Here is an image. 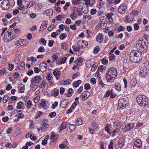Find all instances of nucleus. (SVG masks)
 Wrapping results in <instances>:
<instances>
[{
	"instance_id": "obj_1",
	"label": "nucleus",
	"mask_w": 149,
	"mask_h": 149,
	"mask_svg": "<svg viewBox=\"0 0 149 149\" xmlns=\"http://www.w3.org/2000/svg\"><path fill=\"white\" fill-rule=\"evenodd\" d=\"M142 56V54L141 51L138 50L134 51L130 54V61L134 63L139 62L141 60Z\"/></svg>"
},
{
	"instance_id": "obj_2",
	"label": "nucleus",
	"mask_w": 149,
	"mask_h": 149,
	"mask_svg": "<svg viewBox=\"0 0 149 149\" xmlns=\"http://www.w3.org/2000/svg\"><path fill=\"white\" fill-rule=\"evenodd\" d=\"M117 70L115 68L112 67L109 69L106 74L107 81L109 83L113 82L117 75Z\"/></svg>"
},
{
	"instance_id": "obj_3",
	"label": "nucleus",
	"mask_w": 149,
	"mask_h": 149,
	"mask_svg": "<svg viewBox=\"0 0 149 149\" xmlns=\"http://www.w3.org/2000/svg\"><path fill=\"white\" fill-rule=\"evenodd\" d=\"M42 79V77L40 75L36 76L32 78L31 80V84L30 87L33 91H35L37 88L36 83H39Z\"/></svg>"
},
{
	"instance_id": "obj_4",
	"label": "nucleus",
	"mask_w": 149,
	"mask_h": 149,
	"mask_svg": "<svg viewBox=\"0 0 149 149\" xmlns=\"http://www.w3.org/2000/svg\"><path fill=\"white\" fill-rule=\"evenodd\" d=\"M136 100L140 105H143L145 106L148 103V99L147 97L144 95H139L137 97Z\"/></svg>"
},
{
	"instance_id": "obj_5",
	"label": "nucleus",
	"mask_w": 149,
	"mask_h": 149,
	"mask_svg": "<svg viewBox=\"0 0 149 149\" xmlns=\"http://www.w3.org/2000/svg\"><path fill=\"white\" fill-rule=\"evenodd\" d=\"M11 6L8 0H4L1 3V6L4 10H8Z\"/></svg>"
},
{
	"instance_id": "obj_6",
	"label": "nucleus",
	"mask_w": 149,
	"mask_h": 149,
	"mask_svg": "<svg viewBox=\"0 0 149 149\" xmlns=\"http://www.w3.org/2000/svg\"><path fill=\"white\" fill-rule=\"evenodd\" d=\"M118 103L119 107L122 109L125 108L128 105V103L125 98L120 99Z\"/></svg>"
},
{
	"instance_id": "obj_7",
	"label": "nucleus",
	"mask_w": 149,
	"mask_h": 149,
	"mask_svg": "<svg viewBox=\"0 0 149 149\" xmlns=\"http://www.w3.org/2000/svg\"><path fill=\"white\" fill-rule=\"evenodd\" d=\"M142 145L141 140L140 139H137L134 141L133 147L134 149H140Z\"/></svg>"
},
{
	"instance_id": "obj_8",
	"label": "nucleus",
	"mask_w": 149,
	"mask_h": 149,
	"mask_svg": "<svg viewBox=\"0 0 149 149\" xmlns=\"http://www.w3.org/2000/svg\"><path fill=\"white\" fill-rule=\"evenodd\" d=\"M88 45L87 42L82 40H79L77 42V45L80 48H84Z\"/></svg>"
},
{
	"instance_id": "obj_9",
	"label": "nucleus",
	"mask_w": 149,
	"mask_h": 149,
	"mask_svg": "<svg viewBox=\"0 0 149 149\" xmlns=\"http://www.w3.org/2000/svg\"><path fill=\"white\" fill-rule=\"evenodd\" d=\"M147 74V68L145 67H141L140 68L139 74L141 77H145Z\"/></svg>"
},
{
	"instance_id": "obj_10",
	"label": "nucleus",
	"mask_w": 149,
	"mask_h": 149,
	"mask_svg": "<svg viewBox=\"0 0 149 149\" xmlns=\"http://www.w3.org/2000/svg\"><path fill=\"white\" fill-rule=\"evenodd\" d=\"M42 126L41 127V129L43 131L46 130L49 127V125L48 123V120L45 119L42 122Z\"/></svg>"
},
{
	"instance_id": "obj_11",
	"label": "nucleus",
	"mask_w": 149,
	"mask_h": 149,
	"mask_svg": "<svg viewBox=\"0 0 149 149\" xmlns=\"http://www.w3.org/2000/svg\"><path fill=\"white\" fill-rule=\"evenodd\" d=\"M127 6L125 5L121 4L118 7L119 12L121 14H124L125 13L126 10Z\"/></svg>"
},
{
	"instance_id": "obj_12",
	"label": "nucleus",
	"mask_w": 149,
	"mask_h": 149,
	"mask_svg": "<svg viewBox=\"0 0 149 149\" xmlns=\"http://www.w3.org/2000/svg\"><path fill=\"white\" fill-rule=\"evenodd\" d=\"M90 95V93L88 91H84L82 93L81 95L82 100H84L85 99H87L89 97Z\"/></svg>"
},
{
	"instance_id": "obj_13",
	"label": "nucleus",
	"mask_w": 149,
	"mask_h": 149,
	"mask_svg": "<svg viewBox=\"0 0 149 149\" xmlns=\"http://www.w3.org/2000/svg\"><path fill=\"white\" fill-rule=\"evenodd\" d=\"M134 126V124L133 123H129L127 125H126L124 128V130L125 132L130 131L133 128Z\"/></svg>"
},
{
	"instance_id": "obj_14",
	"label": "nucleus",
	"mask_w": 149,
	"mask_h": 149,
	"mask_svg": "<svg viewBox=\"0 0 149 149\" xmlns=\"http://www.w3.org/2000/svg\"><path fill=\"white\" fill-rule=\"evenodd\" d=\"M47 64L46 63H42L40 65V69L41 72H45L47 70Z\"/></svg>"
},
{
	"instance_id": "obj_15",
	"label": "nucleus",
	"mask_w": 149,
	"mask_h": 149,
	"mask_svg": "<svg viewBox=\"0 0 149 149\" xmlns=\"http://www.w3.org/2000/svg\"><path fill=\"white\" fill-rule=\"evenodd\" d=\"M113 16V14L112 13H107L106 15V16L108 20L110 22H113V18L112 17Z\"/></svg>"
},
{
	"instance_id": "obj_16",
	"label": "nucleus",
	"mask_w": 149,
	"mask_h": 149,
	"mask_svg": "<svg viewBox=\"0 0 149 149\" xmlns=\"http://www.w3.org/2000/svg\"><path fill=\"white\" fill-rule=\"evenodd\" d=\"M53 74L57 80L59 79L60 78L61 72L58 70H54Z\"/></svg>"
},
{
	"instance_id": "obj_17",
	"label": "nucleus",
	"mask_w": 149,
	"mask_h": 149,
	"mask_svg": "<svg viewBox=\"0 0 149 149\" xmlns=\"http://www.w3.org/2000/svg\"><path fill=\"white\" fill-rule=\"evenodd\" d=\"M68 102V100L65 99L63 100L61 102L60 106L63 108L66 107Z\"/></svg>"
},
{
	"instance_id": "obj_18",
	"label": "nucleus",
	"mask_w": 149,
	"mask_h": 149,
	"mask_svg": "<svg viewBox=\"0 0 149 149\" xmlns=\"http://www.w3.org/2000/svg\"><path fill=\"white\" fill-rule=\"evenodd\" d=\"M103 36L104 35L103 34H99L96 37V40L99 42H102L103 40Z\"/></svg>"
},
{
	"instance_id": "obj_19",
	"label": "nucleus",
	"mask_w": 149,
	"mask_h": 149,
	"mask_svg": "<svg viewBox=\"0 0 149 149\" xmlns=\"http://www.w3.org/2000/svg\"><path fill=\"white\" fill-rule=\"evenodd\" d=\"M66 122L62 123L60 126L58 128V130L61 131L66 127Z\"/></svg>"
},
{
	"instance_id": "obj_20",
	"label": "nucleus",
	"mask_w": 149,
	"mask_h": 149,
	"mask_svg": "<svg viewBox=\"0 0 149 149\" xmlns=\"http://www.w3.org/2000/svg\"><path fill=\"white\" fill-rule=\"evenodd\" d=\"M25 68L24 63V61H22L21 62L20 65L17 67V69L18 70H23Z\"/></svg>"
},
{
	"instance_id": "obj_21",
	"label": "nucleus",
	"mask_w": 149,
	"mask_h": 149,
	"mask_svg": "<svg viewBox=\"0 0 149 149\" xmlns=\"http://www.w3.org/2000/svg\"><path fill=\"white\" fill-rule=\"evenodd\" d=\"M26 40L24 39H20L16 43V45L17 46L20 45L23 46L24 45L25 43Z\"/></svg>"
},
{
	"instance_id": "obj_22",
	"label": "nucleus",
	"mask_w": 149,
	"mask_h": 149,
	"mask_svg": "<svg viewBox=\"0 0 149 149\" xmlns=\"http://www.w3.org/2000/svg\"><path fill=\"white\" fill-rule=\"evenodd\" d=\"M81 82V81L80 80H79L77 81H74L73 83V86L74 88H76L79 86Z\"/></svg>"
},
{
	"instance_id": "obj_23",
	"label": "nucleus",
	"mask_w": 149,
	"mask_h": 149,
	"mask_svg": "<svg viewBox=\"0 0 149 149\" xmlns=\"http://www.w3.org/2000/svg\"><path fill=\"white\" fill-rule=\"evenodd\" d=\"M137 82L136 79L134 78L132 79L130 83V86L132 87H134L137 84Z\"/></svg>"
},
{
	"instance_id": "obj_24",
	"label": "nucleus",
	"mask_w": 149,
	"mask_h": 149,
	"mask_svg": "<svg viewBox=\"0 0 149 149\" xmlns=\"http://www.w3.org/2000/svg\"><path fill=\"white\" fill-rule=\"evenodd\" d=\"M68 144L66 143V144H61L59 145V147L60 148L63 149L64 148H66L67 149H69Z\"/></svg>"
},
{
	"instance_id": "obj_25",
	"label": "nucleus",
	"mask_w": 149,
	"mask_h": 149,
	"mask_svg": "<svg viewBox=\"0 0 149 149\" xmlns=\"http://www.w3.org/2000/svg\"><path fill=\"white\" fill-rule=\"evenodd\" d=\"M47 24L45 22L42 23L40 28V31L44 30V29L47 28Z\"/></svg>"
},
{
	"instance_id": "obj_26",
	"label": "nucleus",
	"mask_w": 149,
	"mask_h": 149,
	"mask_svg": "<svg viewBox=\"0 0 149 149\" xmlns=\"http://www.w3.org/2000/svg\"><path fill=\"white\" fill-rule=\"evenodd\" d=\"M75 128L76 127L74 125L72 124L69 126V128L68 129V131L69 132H71L74 131L75 130Z\"/></svg>"
},
{
	"instance_id": "obj_27",
	"label": "nucleus",
	"mask_w": 149,
	"mask_h": 149,
	"mask_svg": "<svg viewBox=\"0 0 149 149\" xmlns=\"http://www.w3.org/2000/svg\"><path fill=\"white\" fill-rule=\"evenodd\" d=\"M83 121L81 118H79L77 119L75 122V124L77 125H79L82 124Z\"/></svg>"
},
{
	"instance_id": "obj_28",
	"label": "nucleus",
	"mask_w": 149,
	"mask_h": 149,
	"mask_svg": "<svg viewBox=\"0 0 149 149\" xmlns=\"http://www.w3.org/2000/svg\"><path fill=\"white\" fill-rule=\"evenodd\" d=\"M45 12L47 15L48 16H51L53 14V10L51 9L46 10Z\"/></svg>"
},
{
	"instance_id": "obj_29",
	"label": "nucleus",
	"mask_w": 149,
	"mask_h": 149,
	"mask_svg": "<svg viewBox=\"0 0 149 149\" xmlns=\"http://www.w3.org/2000/svg\"><path fill=\"white\" fill-rule=\"evenodd\" d=\"M70 17L73 20H75L77 17V15L76 13H72L70 15Z\"/></svg>"
},
{
	"instance_id": "obj_30",
	"label": "nucleus",
	"mask_w": 149,
	"mask_h": 149,
	"mask_svg": "<svg viewBox=\"0 0 149 149\" xmlns=\"http://www.w3.org/2000/svg\"><path fill=\"white\" fill-rule=\"evenodd\" d=\"M114 124L116 125H117L119 128H120L121 127L122 122L118 120H116L114 122Z\"/></svg>"
},
{
	"instance_id": "obj_31",
	"label": "nucleus",
	"mask_w": 149,
	"mask_h": 149,
	"mask_svg": "<svg viewBox=\"0 0 149 149\" xmlns=\"http://www.w3.org/2000/svg\"><path fill=\"white\" fill-rule=\"evenodd\" d=\"M53 75L51 73H50L47 74L46 78L48 81L52 80L53 79Z\"/></svg>"
},
{
	"instance_id": "obj_32",
	"label": "nucleus",
	"mask_w": 149,
	"mask_h": 149,
	"mask_svg": "<svg viewBox=\"0 0 149 149\" xmlns=\"http://www.w3.org/2000/svg\"><path fill=\"white\" fill-rule=\"evenodd\" d=\"M106 67L104 66H101L98 68V71H100L102 72H105Z\"/></svg>"
},
{
	"instance_id": "obj_33",
	"label": "nucleus",
	"mask_w": 149,
	"mask_h": 149,
	"mask_svg": "<svg viewBox=\"0 0 149 149\" xmlns=\"http://www.w3.org/2000/svg\"><path fill=\"white\" fill-rule=\"evenodd\" d=\"M92 67L91 68V70L92 72L94 71L96 69L98 66V64L97 63L92 64Z\"/></svg>"
},
{
	"instance_id": "obj_34",
	"label": "nucleus",
	"mask_w": 149,
	"mask_h": 149,
	"mask_svg": "<svg viewBox=\"0 0 149 149\" xmlns=\"http://www.w3.org/2000/svg\"><path fill=\"white\" fill-rule=\"evenodd\" d=\"M59 94V91L57 88H55L54 90V93L53 95L54 96H56L58 95Z\"/></svg>"
},
{
	"instance_id": "obj_35",
	"label": "nucleus",
	"mask_w": 149,
	"mask_h": 149,
	"mask_svg": "<svg viewBox=\"0 0 149 149\" xmlns=\"http://www.w3.org/2000/svg\"><path fill=\"white\" fill-rule=\"evenodd\" d=\"M41 108L45 109L47 107V104L44 101H42L40 103Z\"/></svg>"
},
{
	"instance_id": "obj_36",
	"label": "nucleus",
	"mask_w": 149,
	"mask_h": 149,
	"mask_svg": "<svg viewBox=\"0 0 149 149\" xmlns=\"http://www.w3.org/2000/svg\"><path fill=\"white\" fill-rule=\"evenodd\" d=\"M120 128H117L116 130H114L113 132V133L112 134V136H113L116 135L117 134H118V133L119 132L120 130Z\"/></svg>"
},
{
	"instance_id": "obj_37",
	"label": "nucleus",
	"mask_w": 149,
	"mask_h": 149,
	"mask_svg": "<svg viewBox=\"0 0 149 149\" xmlns=\"http://www.w3.org/2000/svg\"><path fill=\"white\" fill-rule=\"evenodd\" d=\"M52 136L51 137V140H53V141H54V140L56 139V134L54 132H52L51 133Z\"/></svg>"
},
{
	"instance_id": "obj_38",
	"label": "nucleus",
	"mask_w": 149,
	"mask_h": 149,
	"mask_svg": "<svg viewBox=\"0 0 149 149\" xmlns=\"http://www.w3.org/2000/svg\"><path fill=\"white\" fill-rule=\"evenodd\" d=\"M67 36V35L65 33H62L60 36V38L61 40H63Z\"/></svg>"
},
{
	"instance_id": "obj_39",
	"label": "nucleus",
	"mask_w": 149,
	"mask_h": 149,
	"mask_svg": "<svg viewBox=\"0 0 149 149\" xmlns=\"http://www.w3.org/2000/svg\"><path fill=\"white\" fill-rule=\"evenodd\" d=\"M100 47L97 46L95 47L94 50V53L95 54H97L98 53L99 51H100Z\"/></svg>"
},
{
	"instance_id": "obj_40",
	"label": "nucleus",
	"mask_w": 149,
	"mask_h": 149,
	"mask_svg": "<svg viewBox=\"0 0 149 149\" xmlns=\"http://www.w3.org/2000/svg\"><path fill=\"white\" fill-rule=\"evenodd\" d=\"M93 127L95 129L98 128V124L95 121H93L92 123Z\"/></svg>"
},
{
	"instance_id": "obj_41",
	"label": "nucleus",
	"mask_w": 149,
	"mask_h": 149,
	"mask_svg": "<svg viewBox=\"0 0 149 149\" xmlns=\"http://www.w3.org/2000/svg\"><path fill=\"white\" fill-rule=\"evenodd\" d=\"M35 4V2L34 1H31L28 4L27 8H29L32 6L34 5Z\"/></svg>"
},
{
	"instance_id": "obj_42",
	"label": "nucleus",
	"mask_w": 149,
	"mask_h": 149,
	"mask_svg": "<svg viewBox=\"0 0 149 149\" xmlns=\"http://www.w3.org/2000/svg\"><path fill=\"white\" fill-rule=\"evenodd\" d=\"M23 105V103L22 102H19L17 104V108L18 109H20L22 108Z\"/></svg>"
},
{
	"instance_id": "obj_43",
	"label": "nucleus",
	"mask_w": 149,
	"mask_h": 149,
	"mask_svg": "<svg viewBox=\"0 0 149 149\" xmlns=\"http://www.w3.org/2000/svg\"><path fill=\"white\" fill-rule=\"evenodd\" d=\"M118 144L120 147H122L124 145V142L119 140L118 142Z\"/></svg>"
},
{
	"instance_id": "obj_44",
	"label": "nucleus",
	"mask_w": 149,
	"mask_h": 149,
	"mask_svg": "<svg viewBox=\"0 0 149 149\" xmlns=\"http://www.w3.org/2000/svg\"><path fill=\"white\" fill-rule=\"evenodd\" d=\"M80 0H73L72 3V4L77 5L80 3Z\"/></svg>"
},
{
	"instance_id": "obj_45",
	"label": "nucleus",
	"mask_w": 149,
	"mask_h": 149,
	"mask_svg": "<svg viewBox=\"0 0 149 149\" xmlns=\"http://www.w3.org/2000/svg\"><path fill=\"white\" fill-rule=\"evenodd\" d=\"M26 104L27 107L29 108H31V106L32 105V103L31 101L30 100H29L27 102Z\"/></svg>"
},
{
	"instance_id": "obj_46",
	"label": "nucleus",
	"mask_w": 149,
	"mask_h": 149,
	"mask_svg": "<svg viewBox=\"0 0 149 149\" xmlns=\"http://www.w3.org/2000/svg\"><path fill=\"white\" fill-rule=\"evenodd\" d=\"M38 52H44L45 51V49L44 47L43 46H41L38 48Z\"/></svg>"
},
{
	"instance_id": "obj_47",
	"label": "nucleus",
	"mask_w": 149,
	"mask_h": 149,
	"mask_svg": "<svg viewBox=\"0 0 149 149\" xmlns=\"http://www.w3.org/2000/svg\"><path fill=\"white\" fill-rule=\"evenodd\" d=\"M130 14L134 16H136L138 15V14L137 10H134L132 11V12L130 13Z\"/></svg>"
},
{
	"instance_id": "obj_48",
	"label": "nucleus",
	"mask_w": 149,
	"mask_h": 149,
	"mask_svg": "<svg viewBox=\"0 0 149 149\" xmlns=\"http://www.w3.org/2000/svg\"><path fill=\"white\" fill-rule=\"evenodd\" d=\"M115 88L118 91H120L121 89V86L119 84H117L115 86Z\"/></svg>"
},
{
	"instance_id": "obj_49",
	"label": "nucleus",
	"mask_w": 149,
	"mask_h": 149,
	"mask_svg": "<svg viewBox=\"0 0 149 149\" xmlns=\"http://www.w3.org/2000/svg\"><path fill=\"white\" fill-rule=\"evenodd\" d=\"M61 47L64 50H66L68 48V46L65 43L61 44Z\"/></svg>"
},
{
	"instance_id": "obj_50",
	"label": "nucleus",
	"mask_w": 149,
	"mask_h": 149,
	"mask_svg": "<svg viewBox=\"0 0 149 149\" xmlns=\"http://www.w3.org/2000/svg\"><path fill=\"white\" fill-rule=\"evenodd\" d=\"M67 59V58L66 57L63 58L61 60V64L65 63Z\"/></svg>"
},
{
	"instance_id": "obj_51",
	"label": "nucleus",
	"mask_w": 149,
	"mask_h": 149,
	"mask_svg": "<svg viewBox=\"0 0 149 149\" xmlns=\"http://www.w3.org/2000/svg\"><path fill=\"white\" fill-rule=\"evenodd\" d=\"M109 60L112 61L114 59V55L113 54H110L109 56Z\"/></svg>"
},
{
	"instance_id": "obj_52",
	"label": "nucleus",
	"mask_w": 149,
	"mask_h": 149,
	"mask_svg": "<svg viewBox=\"0 0 149 149\" xmlns=\"http://www.w3.org/2000/svg\"><path fill=\"white\" fill-rule=\"evenodd\" d=\"M56 116V113L55 112H54L50 113L49 114V116L51 118H52L55 116Z\"/></svg>"
},
{
	"instance_id": "obj_53",
	"label": "nucleus",
	"mask_w": 149,
	"mask_h": 149,
	"mask_svg": "<svg viewBox=\"0 0 149 149\" xmlns=\"http://www.w3.org/2000/svg\"><path fill=\"white\" fill-rule=\"evenodd\" d=\"M110 93L111 92L109 91H107L103 97L104 98L109 96L110 94Z\"/></svg>"
},
{
	"instance_id": "obj_54",
	"label": "nucleus",
	"mask_w": 149,
	"mask_h": 149,
	"mask_svg": "<svg viewBox=\"0 0 149 149\" xmlns=\"http://www.w3.org/2000/svg\"><path fill=\"white\" fill-rule=\"evenodd\" d=\"M8 100V97L7 95H5L3 97V100L4 102V103L6 102Z\"/></svg>"
},
{
	"instance_id": "obj_55",
	"label": "nucleus",
	"mask_w": 149,
	"mask_h": 149,
	"mask_svg": "<svg viewBox=\"0 0 149 149\" xmlns=\"http://www.w3.org/2000/svg\"><path fill=\"white\" fill-rule=\"evenodd\" d=\"M5 145L6 147L9 148H11L13 147L12 145L10 143L8 142H6V143Z\"/></svg>"
},
{
	"instance_id": "obj_56",
	"label": "nucleus",
	"mask_w": 149,
	"mask_h": 149,
	"mask_svg": "<svg viewBox=\"0 0 149 149\" xmlns=\"http://www.w3.org/2000/svg\"><path fill=\"white\" fill-rule=\"evenodd\" d=\"M19 12V11L18 9H16L15 10H14L13 11V14L15 15H16L18 14Z\"/></svg>"
},
{
	"instance_id": "obj_57",
	"label": "nucleus",
	"mask_w": 149,
	"mask_h": 149,
	"mask_svg": "<svg viewBox=\"0 0 149 149\" xmlns=\"http://www.w3.org/2000/svg\"><path fill=\"white\" fill-rule=\"evenodd\" d=\"M72 48L75 52L79 51V49L80 48L78 46L77 47H75L74 45L72 46Z\"/></svg>"
},
{
	"instance_id": "obj_58",
	"label": "nucleus",
	"mask_w": 149,
	"mask_h": 149,
	"mask_svg": "<svg viewBox=\"0 0 149 149\" xmlns=\"http://www.w3.org/2000/svg\"><path fill=\"white\" fill-rule=\"evenodd\" d=\"M113 142L111 141L109 145V149H113Z\"/></svg>"
},
{
	"instance_id": "obj_59",
	"label": "nucleus",
	"mask_w": 149,
	"mask_h": 149,
	"mask_svg": "<svg viewBox=\"0 0 149 149\" xmlns=\"http://www.w3.org/2000/svg\"><path fill=\"white\" fill-rule=\"evenodd\" d=\"M70 29L74 30H75L76 29V26L74 24L73 25H70Z\"/></svg>"
},
{
	"instance_id": "obj_60",
	"label": "nucleus",
	"mask_w": 149,
	"mask_h": 149,
	"mask_svg": "<svg viewBox=\"0 0 149 149\" xmlns=\"http://www.w3.org/2000/svg\"><path fill=\"white\" fill-rule=\"evenodd\" d=\"M8 67H9V68H8L9 70L10 71H11L13 70V69L14 67V65L13 64L10 65V64H8Z\"/></svg>"
},
{
	"instance_id": "obj_61",
	"label": "nucleus",
	"mask_w": 149,
	"mask_h": 149,
	"mask_svg": "<svg viewBox=\"0 0 149 149\" xmlns=\"http://www.w3.org/2000/svg\"><path fill=\"white\" fill-rule=\"evenodd\" d=\"M102 63L104 64H106L108 63V60L105 58H103L102 60Z\"/></svg>"
},
{
	"instance_id": "obj_62",
	"label": "nucleus",
	"mask_w": 149,
	"mask_h": 149,
	"mask_svg": "<svg viewBox=\"0 0 149 149\" xmlns=\"http://www.w3.org/2000/svg\"><path fill=\"white\" fill-rule=\"evenodd\" d=\"M52 59L53 60V61H57L58 59V56L55 54L53 55L52 56Z\"/></svg>"
},
{
	"instance_id": "obj_63",
	"label": "nucleus",
	"mask_w": 149,
	"mask_h": 149,
	"mask_svg": "<svg viewBox=\"0 0 149 149\" xmlns=\"http://www.w3.org/2000/svg\"><path fill=\"white\" fill-rule=\"evenodd\" d=\"M84 87L86 90L89 89L91 88L90 84L88 83L85 84L84 85Z\"/></svg>"
},
{
	"instance_id": "obj_64",
	"label": "nucleus",
	"mask_w": 149,
	"mask_h": 149,
	"mask_svg": "<svg viewBox=\"0 0 149 149\" xmlns=\"http://www.w3.org/2000/svg\"><path fill=\"white\" fill-rule=\"evenodd\" d=\"M96 11V10L95 9H91L90 11L91 14L92 15H94L95 14Z\"/></svg>"
}]
</instances>
